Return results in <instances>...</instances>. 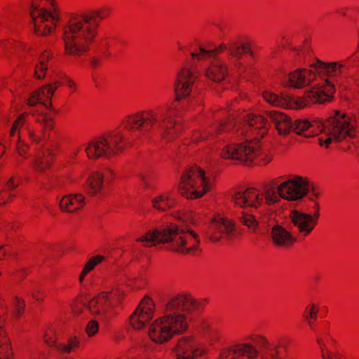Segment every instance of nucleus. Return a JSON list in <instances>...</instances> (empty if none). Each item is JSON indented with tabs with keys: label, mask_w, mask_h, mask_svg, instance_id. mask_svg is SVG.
Listing matches in <instances>:
<instances>
[{
	"label": "nucleus",
	"mask_w": 359,
	"mask_h": 359,
	"mask_svg": "<svg viewBox=\"0 0 359 359\" xmlns=\"http://www.w3.org/2000/svg\"><path fill=\"white\" fill-rule=\"evenodd\" d=\"M313 203L314 211L312 213H305L297 210H294L290 213L289 219L297 230V236L300 240H304L309 236L318 223L320 206L318 202Z\"/></svg>",
	"instance_id": "ddd939ff"
},
{
	"label": "nucleus",
	"mask_w": 359,
	"mask_h": 359,
	"mask_svg": "<svg viewBox=\"0 0 359 359\" xmlns=\"http://www.w3.org/2000/svg\"><path fill=\"white\" fill-rule=\"evenodd\" d=\"M86 205V198L82 194H75L65 196L60 201L59 206L62 211L75 212L83 208Z\"/></svg>",
	"instance_id": "bb28decb"
},
{
	"label": "nucleus",
	"mask_w": 359,
	"mask_h": 359,
	"mask_svg": "<svg viewBox=\"0 0 359 359\" xmlns=\"http://www.w3.org/2000/svg\"><path fill=\"white\" fill-rule=\"evenodd\" d=\"M161 130V139L165 142L175 141L182 134V123L171 116H167L158 123Z\"/></svg>",
	"instance_id": "412c9836"
},
{
	"label": "nucleus",
	"mask_w": 359,
	"mask_h": 359,
	"mask_svg": "<svg viewBox=\"0 0 359 359\" xmlns=\"http://www.w3.org/2000/svg\"><path fill=\"white\" fill-rule=\"evenodd\" d=\"M8 252V247L2 246L0 248V260L3 259Z\"/></svg>",
	"instance_id": "6e6d98bb"
},
{
	"label": "nucleus",
	"mask_w": 359,
	"mask_h": 359,
	"mask_svg": "<svg viewBox=\"0 0 359 359\" xmlns=\"http://www.w3.org/2000/svg\"><path fill=\"white\" fill-rule=\"evenodd\" d=\"M236 205L240 208L258 209L264 205L262 190L248 188L243 192H237L233 197Z\"/></svg>",
	"instance_id": "6ab92c4d"
},
{
	"label": "nucleus",
	"mask_w": 359,
	"mask_h": 359,
	"mask_svg": "<svg viewBox=\"0 0 359 359\" xmlns=\"http://www.w3.org/2000/svg\"><path fill=\"white\" fill-rule=\"evenodd\" d=\"M25 299L21 297L15 296L11 314V319L13 320H20L25 312Z\"/></svg>",
	"instance_id": "f704fd0d"
},
{
	"label": "nucleus",
	"mask_w": 359,
	"mask_h": 359,
	"mask_svg": "<svg viewBox=\"0 0 359 359\" xmlns=\"http://www.w3.org/2000/svg\"><path fill=\"white\" fill-rule=\"evenodd\" d=\"M10 142H13L16 147L18 154L23 159H27L29 157V145L26 142L25 138H19L18 133H16L14 137H11Z\"/></svg>",
	"instance_id": "72a5a7b5"
},
{
	"label": "nucleus",
	"mask_w": 359,
	"mask_h": 359,
	"mask_svg": "<svg viewBox=\"0 0 359 359\" xmlns=\"http://www.w3.org/2000/svg\"><path fill=\"white\" fill-rule=\"evenodd\" d=\"M54 127L55 121L50 115L40 114L32 121L29 113L22 112L14 121L10 137H14L18 133L19 138H25L31 144H38L50 135Z\"/></svg>",
	"instance_id": "6e6552de"
},
{
	"label": "nucleus",
	"mask_w": 359,
	"mask_h": 359,
	"mask_svg": "<svg viewBox=\"0 0 359 359\" xmlns=\"http://www.w3.org/2000/svg\"><path fill=\"white\" fill-rule=\"evenodd\" d=\"M318 311L319 307L318 305L310 304L305 308L302 313V318L309 323L311 328H312L317 319Z\"/></svg>",
	"instance_id": "ea45409f"
},
{
	"label": "nucleus",
	"mask_w": 359,
	"mask_h": 359,
	"mask_svg": "<svg viewBox=\"0 0 359 359\" xmlns=\"http://www.w3.org/2000/svg\"><path fill=\"white\" fill-rule=\"evenodd\" d=\"M80 343L81 340L78 337H70L66 343L57 344L56 348L60 353H70L79 348Z\"/></svg>",
	"instance_id": "4c0bfd02"
},
{
	"label": "nucleus",
	"mask_w": 359,
	"mask_h": 359,
	"mask_svg": "<svg viewBox=\"0 0 359 359\" xmlns=\"http://www.w3.org/2000/svg\"><path fill=\"white\" fill-rule=\"evenodd\" d=\"M320 132L321 135L318 138V144L327 149L332 142H339L347 137L353 138L355 136V123L351 117L339 111L325 120L321 118Z\"/></svg>",
	"instance_id": "1a4fd4ad"
},
{
	"label": "nucleus",
	"mask_w": 359,
	"mask_h": 359,
	"mask_svg": "<svg viewBox=\"0 0 359 359\" xmlns=\"http://www.w3.org/2000/svg\"><path fill=\"white\" fill-rule=\"evenodd\" d=\"M158 122V114L151 109L140 110L125 116L116 129L104 135L112 156L133 146L138 140L139 135L149 134Z\"/></svg>",
	"instance_id": "20e7f679"
},
{
	"label": "nucleus",
	"mask_w": 359,
	"mask_h": 359,
	"mask_svg": "<svg viewBox=\"0 0 359 359\" xmlns=\"http://www.w3.org/2000/svg\"><path fill=\"white\" fill-rule=\"evenodd\" d=\"M111 13L109 7H102L71 17L62 28L64 55L79 59L87 54L97 36L100 22L107 19Z\"/></svg>",
	"instance_id": "f03ea898"
},
{
	"label": "nucleus",
	"mask_w": 359,
	"mask_h": 359,
	"mask_svg": "<svg viewBox=\"0 0 359 359\" xmlns=\"http://www.w3.org/2000/svg\"><path fill=\"white\" fill-rule=\"evenodd\" d=\"M88 158L97 160L99 158H109L112 157L111 152L107 143V140L102 135L90 141L85 149Z\"/></svg>",
	"instance_id": "4be33fe9"
},
{
	"label": "nucleus",
	"mask_w": 359,
	"mask_h": 359,
	"mask_svg": "<svg viewBox=\"0 0 359 359\" xmlns=\"http://www.w3.org/2000/svg\"><path fill=\"white\" fill-rule=\"evenodd\" d=\"M234 223L226 218H218L212 220L210 226V239L213 242L219 241L224 236H228L234 231Z\"/></svg>",
	"instance_id": "b1692460"
},
{
	"label": "nucleus",
	"mask_w": 359,
	"mask_h": 359,
	"mask_svg": "<svg viewBox=\"0 0 359 359\" xmlns=\"http://www.w3.org/2000/svg\"><path fill=\"white\" fill-rule=\"evenodd\" d=\"M272 243L278 248L288 249L297 242V238L280 224L274 225L270 232Z\"/></svg>",
	"instance_id": "5701e85b"
},
{
	"label": "nucleus",
	"mask_w": 359,
	"mask_h": 359,
	"mask_svg": "<svg viewBox=\"0 0 359 359\" xmlns=\"http://www.w3.org/2000/svg\"><path fill=\"white\" fill-rule=\"evenodd\" d=\"M18 186V183L16 180L13 177L10 178V180L7 182L6 188L7 189H14Z\"/></svg>",
	"instance_id": "5fc2aeb1"
},
{
	"label": "nucleus",
	"mask_w": 359,
	"mask_h": 359,
	"mask_svg": "<svg viewBox=\"0 0 359 359\" xmlns=\"http://www.w3.org/2000/svg\"><path fill=\"white\" fill-rule=\"evenodd\" d=\"M90 65L93 69H97L101 65V58L99 57H92L90 59Z\"/></svg>",
	"instance_id": "603ef678"
},
{
	"label": "nucleus",
	"mask_w": 359,
	"mask_h": 359,
	"mask_svg": "<svg viewBox=\"0 0 359 359\" xmlns=\"http://www.w3.org/2000/svg\"><path fill=\"white\" fill-rule=\"evenodd\" d=\"M198 76L199 72L197 67L192 65H187L180 69L175 86L177 100L172 103L173 107H177L179 105L180 99L185 98L190 95Z\"/></svg>",
	"instance_id": "4468645a"
},
{
	"label": "nucleus",
	"mask_w": 359,
	"mask_h": 359,
	"mask_svg": "<svg viewBox=\"0 0 359 359\" xmlns=\"http://www.w3.org/2000/svg\"><path fill=\"white\" fill-rule=\"evenodd\" d=\"M328 339H331L330 338H329L328 337H326L325 340L326 341V342H328Z\"/></svg>",
	"instance_id": "bf43d9fd"
},
{
	"label": "nucleus",
	"mask_w": 359,
	"mask_h": 359,
	"mask_svg": "<svg viewBox=\"0 0 359 359\" xmlns=\"http://www.w3.org/2000/svg\"><path fill=\"white\" fill-rule=\"evenodd\" d=\"M106 174L114 175L111 170H107L105 173L100 171L92 172L87 177L85 182V190L87 194L91 196H94L100 194L104 187V178Z\"/></svg>",
	"instance_id": "a878e982"
},
{
	"label": "nucleus",
	"mask_w": 359,
	"mask_h": 359,
	"mask_svg": "<svg viewBox=\"0 0 359 359\" xmlns=\"http://www.w3.org/2000/svg\"><path fill=\"white\" fill-rule=\"evenodd\" d=\"M62 85H64L63 80L62 81H55L47 86L49 88H50V90H51L53 94H54L55 91Z\"/></svg>",
	"instance_id": "864d4df0"
},
{
	"label": "nucleus",
	"mask_w": 359,
	"mask_h": 359,
	"mask_svg": "<svg viewBox=\"0 0 359 359\" xmlns=\"http://www.w3.org/2000/svg\"><path fill=\"white\" fill-rule=\"evenodd\" d=\"M268 116L279 134L286 135L293 129L294 123L286 114L278 111H270L268 112Z\"/></svg>",
	"instance_id": "c85d7f7f"
},
{
	"label": "nucleus",
	"mask_w": 359,
	"mask_h": 359,
	"mask_svg": "<svg viewBox=\"0 0 359 359\" xmlns=\"http://www.w3.org/2000/svg\"><path fill=\"white\" fill-rule=\"evenodd\" d=\"M205 76L214 82L224 81L229 76V67L226 64L220 60H215L205 69Z\"/></svg>",
	"instance_id": "c756f323"
},
{
	"label": "nucleus",
	"mask_w": 359,
	"mask_h": 359,
	"mask_svg": "<svg viewBox=\"0 0 359 359\" xmlns=\"http://www.w3.org/2000/svg\"><path fill=\"white\" fill-rule=\"evenodd\" d=\"M316 79V72L310 68H298L287 74L286 86L294 89H302Z\"/></svg>",
	"instance_id": "a211bd4d"
},
{
	"label": "nucleus",
	"mask_w": 359,
	"mask_h": 359,
	"mask_svg": "<svg viewBox=\"0 0 359 359\" xmlns=\"http://www.w3.org/2000/svg\"><path fill=\"white\" fill-rule=\"evenodd\" d=\"M321 118L297 119L293 125V131L306 137H313L320 132Z\"/></svg>",
	"instance_id": "393cba45"
},
{
	"label": "nucleus",
	"mask_w": 359,
	"mask_h": 359,
	"mask_svg": "<svg viewBox=\"0 0 359 359\" xmlns=\"http://www.w3.org/2000/svg\"><path fill=\"white\" fill-rule=\"evenodd\" d=\"M152 206L154 209L164 212L176 205V200L170 193L161 194L152 199Z\"/></svg>",
	"instance_id": "7c9ffc66"
},
{
	"label": "nucleus",
	"mask_w": 359,
	"mask_h": 359,
	"mask_svg": "<svg viewBox=\"0 0 359 359\" xmlns=\"http://www.w3.org/2000/svg\"><path fill=\"white\" fill-rule=\"evenodd\" d=\"M104 257L102 255H95L91 257L84 265L83 270L79 276V282L82 283L88 273L92 271L96 266L102 263L104 260Z\"/></svg>",
	"instance_id": "e433bc0d"
},
{
	"label": "nucleus",
	"mask_w": 359,
	"mask_h": 359,
	"mask_svg": "<svg viewBox=\"0 0 359 359\" xmlns=\"http://www.w3.org/2000/svg\"><path fill=\"white\" fill-rule=\"evenodd\" d=\"M14 196L8 190H3L0 192V205H4L12 201V198Z\"/></svg>",
	"instance_id": "de8ad7c7"
},
{
	"label": "nucleus",
	"mask_w": 359,
	"mask_h": 359,
	"mask_svg": "<svg viewBox=\"0 0 359 359\" xmlns=\"http://www.w3.org/2000/svg\"><path fill=\"white\" fill-rule=\"evenodd\" d=\"M84 308L87 309L86 303L83 302L81 299H76L72 305V311L76 315H79L82 313Z\"/></svg>",
	"instance_id": "a18cd8bd"
},
{
	"label": "nucleus",
	"mask_w": 359,
	"mask_h": 359,
	"mask_svg": "<svg viewBox=\"0 0 359 359\" xmlns=\"http://www.w3.org/2000/svg\"><path fill=\"white\" fill-rule=\"evenodd\" d=\"M0 150L1 151V154L0 156H2L3 154L5 153V147L2 146L1 144H0Z\"/></svg>",
	"instance_id": "13d9d810"
},
{
	"label": "nucleus",
	"mask_w": 359,
	"mask_h": 359,
	"mask_svg": "<svg viewBox=\"0 0 359 359\" xmlns=\"http://www.w3.org/2000/svg\"><path fill=\"white\" fill-rule=\"evenodd\" d=\"M182 196L187 199H197L203 196L210 189L205 170L194 165L182 175L178 187Z\"/></svg>",
	"instance_id": "9d476101"
},
{
	"label": "nucleus",
	"mask_w": 359,
	"mask_h": 359,
	"mask_svg": "<svg viewBox=\"0 0 359 359\" xmlns=\"http://www.w3.org/2000/svg\"><path fill=\"white\" fill-rule=\"evenodd\" d=\"M231 130L235 131L238 135H244L249 138L253 137V139L240 144H232L224 147L221 152L222 158L238 160L246 165L251 164L259 158H261L258 163L263 165H266L272 161L271 155L266 154L264 158H262L263 153L259 140L263 138L268 131L266 120L262 115H246L244 117L243 127L236 130L231 120L217 124L214 123L208 130H195L192 135L191 140L198 143Z\"/></svg>",
	"instance_id": "f257e3e1"
},
{
	"label": "nucleus",
	"mask_w": 359,
	"mask_h": 359,
	"mask_svg": "<svg viewBox=\"0 0 359 359\" xmlns=\"http://www.w3.org/2000/svg\"><path fill=\"white\" fill-rule=\"evenodd\" d=\"M283 180V176H280L264 184L263 190H262L264 204L272 205L280 201L281 196L277 191V187Z\"/></svg>",
	"instance_id": "cd10ccee"
},
{
	"label": "nucleus",
	"mask_w": 359,
	"mask_h": 359,
	"mask_svg": "<svg viewBox=\"0 0 359 359\" xmlns=\"http://www.w3.org/2000/svg\"><path fill=\"white\" fill-rule=\"evenodd\" d=\"M63 83L69 88L70 94H73L76 91L77 85L72 78L65 76L63 79Z\"/></svg>",
	"instance_id": "49530a36"
},
{
	"label": "nucleus",
	"mask_w": 359,
	"mask_h": 359,
	"mask_svg": "<svg viewBox=\"0 0 359 359\" xmlns=\"http://www.w3.org/2000/svg\"><path fill=\"white\" fill-rule=\"evenodd\" d=\"M135 310L143 315L148 316V318L151 320L154 317L155 311L154 302L151 297H144L140 302Z\"/></svg>",
	"instance_id": "c9c22d12"
},
{
	"label": "nucleus",
	"mask_w": 359,
	"mask_h": 359,
	"mask_svg": "<svg viewBox=\"0 0 359 359\" xmlns=\"http://www.w3.org/2000/svg\"><path fill=\"white\" fill-rule=\"evenodd\" d=\"M58 151V144H52L44 148L41 155L35 157L33 161L34 170L38 172H45L50 170L55 162Z\"/></svg>",
	"instance_id": "aec40b11"
},
{
	"label": "nucleus",
	"mask_w": 359,
	"mask_h": 359,
	"mask_svg": "<svg viewBox=\"0 0 359 359\" xmlns=\"http://www.w3.org/2000/svg\"><path fill=\"white\" fill-rule=\"evenodd\" d=\"M13 276L18 280H22L27 276V271L25 269L16 270Z\"/></svg>",
	"instance_id": "3c124183"
},
{
	"label": "nucleus",
	"mask_w": 359,
	"mask_h": 359,
	"mask_svg": "<svg viewBox=\"0 0 359 359\" xmlns=\"http://www.w3.org/2000/svg\"><path fill=\"white\" fill-rule=\"evenodd\" d=\"M137 241L145 243L147 247L169 243L170 251L185 256H194L201 251L198 235L187 226L173 222L149 230Z\"/></svg>",
	"instance_id": "39448f33"
},
{
	"label": "nucleus",
	"mask_w": 359,
	"mask_h": 359,
	"mask_svg": "<svg viewBox=\"0 0 359 359\" xmlns=\"http://www.w3.org/2000/svg\"><path fill=\"white\" fill-rule=\"evenodd\" d=\"M151 319L142 313L135 311L130 317V324L133 329L141 330Z\"/></svg>",
	"instance_id": "58836bf2"
},
{
	"label": "nucleus",
	"mask_w": 359,
	"mask_h": 359,
	"mask_svg": "<svg viewBox=\"0 0 359 359\" xmlns=\"http://www.w3.org/2000/svg\"><path fill=\"white\" fill-rule=\"evenodd\" d=\"M201 303L189 294H179L165 304V313L149 325L148 336L155 344H163L175 336L185 333L189 323L184 313H193L199 309Z\"/></svg>",
	"instance_id": "7ed1b4c3"
},
{
	"label": "nucleus",
	"mask_w": 359,
	"mask_h": 359,
	"mask_svg": "<svg viewBox=\"0 0 359 359\" xmlns=\"http://www.w3.org/2000/svg\"><path fill=\"white\" fill-rule=\"evenodd\" d=\"M175 353L177 359H197L205 350L194 337L186 336L178 339Z\"/></svg>",
	"instance_id": "f3484780"
},
{
	"label": "nucleus",
	"mask_w": 359,
	"mask_h": 359,
	"mask_svg": "<svg viewBox=\"0 0 359 359\" xmlns=\"http://www.w3.org/2000/svg\"><path fill=\"white\" fill-rule=\"evenodd\" d=\"M147 344H149V342H146V343H144V346H147Z\"/></svg>",
	"instance_id": "052dcab7"
},
{
	"label": "nucleus",
	"mask_w": 359,
	"mask_h": 359,
	"mask_svg": "<svg viewBox=\"0 0 359 359\" xmlns=\"http://www.w3.org/2000/svg\"><path fill=\"white\" fill-rule=\"evenodd\" d=\"M334 92L333 86L326 80L323 82V85L311 89L302 97H294L283 94L279 95L270 91L263 92L262 97L266 102L272 106L297 109L306 107L311 104L330 102L333 97Z\"/></svg>",
	"instance_id": "0eeeda50"
},
{
	"label": "nucleus",
	"mask_w": 359,
	"mask_h": 359,
	"mask_svg": "<svg viewBox=\"0 0 359 359\" xmlns=\"http://www.w3.org/2000/svg\"><path fill=\"white\" fill-rule=\"evenodd\" d=\"M37 104H40L39 97H38L36 91L34 92L32 95L27 99V104L29 106H34Z\"/></svg>",
	"instance_id": "8fccbe9b"
},
{
	"label": "nucleus",
	"mask_w": 359,
	"mask_h": 359,
	"mask_svg": "<svg viewBox=\"0 0 359 359\" xmlns=\"http://www.w3.org/2000/svg\"><path fill=\"white\" fill-rule=\"evenodd\" d=\"M50 89V88H49L46 85L36 90V93L39 97L40 104H43L46 107L52 105L51 99L53 94Z\"/></svg>",
	"instance_id": "a19ab883"
},
{
	"label": "nucleus",
	"mask_w": 359,
	"mask_h": 359,
	"mask_svg": "<svg viewBox=\"0 0 359 359\" xmlns=\"http://www.w3.org/2000/svg\"><path fill=\"white\" fill-rule=\"evenodd\" d=\"M238 219L242 224L247 226L253 232L256 231L258 222L253 215L243 212Z\"/></svg>",
	"instance_id": "79ce46f5"
},
{
	"label": "nucleus",
	"mask_w": 359,
	"mask_h": 359,
	"mask_svg": "<svg viewBox=\"0 0 359 359\" xmlns=\"http://www.w3.org/2000/svg\"><path fill=\"white\" fill-rule=\"evenodd\" d=\"M124 42L115 37H105L102 40V46L104 48V55L107 57L116 56L120 53L123 47Z\"/></svg>",
	"instance_id": "2f4dec72"
},
{
	"label": "nucleus",
	"mask_w": 359,
	"mask_h": 359,
	"mask_svg": "<svg viewBox=\"0 0 359 359\" xmlns=\"http://www.w3.org/2000/svg\"><path fill=\"white\" fill-rule=\"evenodd\" d=\"M99 323L97 320H90L86 327V332L89 337L95 336L99 331Z\"/></svg>",
	"instance_id": "c03bdc74"
},
{
	"label": "nucleus",
	"mask_w": 359,
	"mask_h": 359,
	"mask_svg": "<svg viewBox=\"0 0 359 359\" xmlns=\"http://www.w3.org/2000/svg\"><path fill=\"white\" fill-rule=\"evenodd\" d=\"M31 295L33 299L39 302H43L45 299V292L39 288L34 289L31 293Z\"/></svg>",
	"instance_id": "09e8293b"
},
{
	"label": "nucleus",
	"mask_w": 359,
	"mask_h": 359,
	"mask_svg": "<svg viewBox=\"0 0 359 359\" xmlns=\"http://www.w3.org/2000/svg\"><path fill=\"white\" fill-rule=\"evenodd\" d=\"M358 63V57L353 55L343 62H325L320 60H317L315 63L311 65V67L316 72V76L318 75L321 79V81L318 83L317 86L311 89L318 88L320 86L323 85V82L327 80L335 89L334 83L329 78L326 76H336L341 73V69L344 68H348L350 66L356 65ZM335 91L334 92V93Z\"/></svg>",
	"instance_id": "2eb2a0df"
},
{
	"label": "nucleus",
	"mask_w": 359,
	"mask_h": 359,
	"mask_svg": "<svg viewBox=\"0 0 359 359\" xmlns=\"http://www.w3.org/2000/svg\"><path fill=\"white\" fill-rule=\"evenodd\" d=\"M82 150V148L81 147H76V149H74L72 154H71V157L72 158H76L77 155L80 153V151Z\"/></svg>",
	"instance_id": "4d7b16f0"
},
{
	"label": "nucleus",
	"mask_w": 359,
	"mask_h": 359,
	"mask_svg": "<svg viewBox=\"0 0 359 359\" xmlns=\"http://www.w3.org/2000/svg\"><path fill=\"white\" fill-rule=\"evenodd\" d=\"M226 50H228L231 55L238 59L245 54H249L252 58H255L256 55L252 48V40L247 36H239L231 40L227 45L222 43L214 49L205 50L200 47L198 50L192 52L191 55L193 58L200 60L215 57Z\"/></svg>",
	"instance_id": "9b49d317"
},
{
	"label": "nucleus",
	"mask_w": 359,
	"mask_h": 359,
	"mask_svg": "<svg viewBox=\"0 0 359 359\" xmlns=\"http://www.w3.org/2000/svg\"><path fill=\"white\" fill-rule=\"evenodd\" d=\"M309 190V180L299 175L283 182L281 180L277 187L281 198L287 201L300 199L306 195Z\"/></svg>",
	"instance_id": "dca6fc26"
},
{
	"label": "nucleus",
	"mask_w": 359,
	"mask_h": 359,
	"mask_svg": "<svg viewBox=\"0 0 359 359\" xmlns=\"http://www.w3.org/2000/svg\"><path fill=\"white\" fill-rule=\"evenodd\" d=\"M43 341L49 346H53L56 344V334L53 329H47L43 334Z\"/></svg>",
	"instance_id": "37998d69"
},
{
	"label": "nucleus",
	"mask_w": 359,
	"mask_h": 359,
	"mask_svg": "<svg viewBox=\"0 0 359 359\" xmlns=\"http://www.w3.org/2000/svg\"><path fill=\"white\" fill-rule=\"evenodd\" d=\"M123 297L124 292L119 288L101 292L88 302L87 309L92 315L104 316L118 306Z\"/></svg>",
	"instance_id": "f8f14e48"
},
{
	"label": "nucleus",
	"mask_w": 359,
	"mask_h": 359,
	"mask_svg": "<svg viewBox=\"0 0 359 359\" xmlns=\"http://www.w3.org/2000/svg\"><path fill=\"white\" fill-rule=\"evenodd\" d=\"M53 56V53L50 50L43 51L39 57V63L36 65L34 75L38 79H42L45 78L46 72L48 70L49 63Z\"/></svg>",
	"instance_id": "473e14b6"
},
{
	"label": "nucleus",
	"mask_w": 359,
	"mask_h": 359,
	"mask_svg": "<svg viewBox=\"0 0 359 359\" xmlns=\"http://www.w3.org/2000/svg\"><path fill=\"white\" fill-rule=\"evenodd\" d=\"M250 342L240 343L221 351L217 359H257L261 353L263 359H281L280 349H287L293 344L289 336L279 337L271 344L264 335L250 333L245 337Z\"/></svg>",
	"instance_id": "423d86ee"
}]
</instances>
